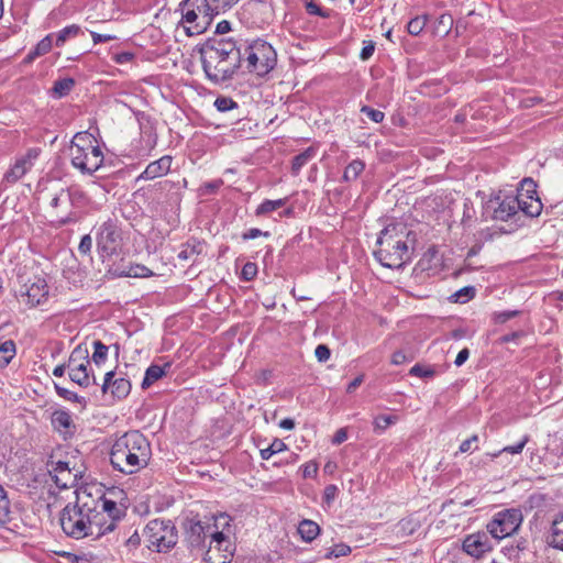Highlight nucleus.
I'll use <instances>...</instances> for the list:
<instances>
[{"mask_svg":"<svg viewBox=\"0 0 563 563\" xmlns=\"http://www.w3.org/2000/svg\"><path fill=\"white\" fill-rule=\"evenodd\" d=\"M172 367L170 363H165L163 366L152 364L145 371L144 378L141 383L142 389H147L151 387L156 380L162 378Z\"/></svg>","mask_w":563,"mask_h":563,"instance_id":"nucleus-25","label":"nucleus"},{"mask_svg":"<svg viewBox=\"0 0 563 563\" xmlns=\"http://www.w3.org/2000/svg\"><path fill=\"white\" fill-rule=\"evenodd\" d=\"M19 296L30 308L36 307L46 301L48 297V285L46 279L40 276H35L33 279H27L21 286Z\"/></svg>","mask_w":563,"mask_h":563,"instance_id":"nucleus-14","label":"nucleus"},{"mask_svg":"<svg viewBox=\"0 0 563 563\" xmlns=\"http://www.w3.org/2000/svg\"><path fill=\"white\" fill-rule=\"evenodd\" d=\"M11 521V504L8 494L2 485H0V527H4Z\"/></svg>","mask_w":563,"mask_h":563,"instance_id":"nucleus-40","label":"nucleus"},{"mask_svg":"<svg viewBox=\"0 0 563 563\" xmlns=\"http://www.w3.org/2000/svg\"><path fill=\"white\" fill-rule=\"evenodd\" d=\"M410 233L405 227L397 223L386 225L379 232L376 241L379 249L373 252L375 260L387 268H402L410 261L408 245L402 238Z\"/></svg>","mask_w":563,"mask_h":563,"instance_id":"nucleus-5","label":"nucleus"},{"mask_svg":"<svg viewBox=\"0 0 563 563\" xmlns=\"http://www.w3.org/2000/svg\"><path fill=\"white\" fill-rule=\"evenodd\" d=\"M75 85L76 81L71 77L57 79L54 81L53 87L48 90V95L53 99H62L70 93Z\"/></svg>","mask_w":563,"mask_h":563,"instance_id":"nucleus-26","label":"nucleus"},{"mask_svg":"<svg viewBox=\"0 0 563 563\" xmlns=\"http://www.w3.org/2000/svg\"><path fill=\"white\" fill-rule=\"evenodd\" d=\"M522 521L519 509H504L495 516V539H504L515 533Z\"/></svg>","mask_w":563,"mask_h":563,"instance_id":"nucleus-15","label":"nucleus"},{"mask_svg":"<svg viewBox=\"0 0 563 563\" xmlns=\"http://www.w3.org/2000/svg\"><path fill=\"white\" fill-rule=\"evenodd\" d=\"M214 107L220 112H227L238 108V103L230 97H218L214 101Z\"/></svg>","mask_w":563,"mask_h":563,"instance_id":"nucleus-52","label":"nucleus"},{"mask_svg":"<svg viewBox=\"0 0 563 563\" xmlns=\"http://www.w3.org/2000/svg\"><path fill=\"white\" fill-rule=\"evenodd\" d=\"M320 531V526L310 519H303L298 525V533L305 542H312Z\"/></svg>","mask_w":563,"mask_h":563,"instance_id":"nucleus-31","label":"nucleus"},{"mask_svg":"<svg viewBox=\"0 0 563 563\" xmlns=\"http://www.w3.org/2000/svg\"><path fill=\"white\" fill-rule=\"evenodd\" d=\"M69 203L73 208L82 209L90 203V197L81 188L77 186L68 187L65 190Z\"/></svg>","mask_w":563,"mask_h":563,"instance_id":"nucleus-28","label":"nucleus"},{"mask_svg":"<svg viewBox=\"0 0 563 563\" xmlns=\"http://www.w3.org/2000/svg\"><path fill=\"white\" fill-rule=\"evenodd\" d=\"M96 501L97 506L99 505V503L101 504L100 507L102 512H99V519L101 520V525L109 526L110 523H112L114 531L118 521L124 516V512L118 507L115 501L107 499L103 496H101Z\"/></svg>","mask_w":563,"mask_h":563,"instance_id":"nucleus-18","label":"nucleus"},{"mask_svg":"<svg viewBox=\"0 0 563 563\" xmlns=\"http://www.w3.org/2000/svg\"><path fill=\"white\" fill-rule=\"evenodd\" d=\"M260 236L269 238L271 236V232L263 231V230H261L258 228H251V229H249V230H246L245 232L242 233L241 239L243 241H249V240L257 239Z\"/></svg>","mask_w":563,"mask_h":563,"instance_id":"nucleus-56","label":"nucleus"},{"mask_svg":"<svg viewBox=\"0 0 563 563\" xmlns=\"http://www.w3.org/2000/svg\"><path fill=\"white\" fill-rule=\"evenodd\" d=\"M231 518L227 514H220L214 517V523L205 522L198 519H187L184 522L185 541L191 550L203 551L207 548L206 541L209 538V545L206 552V561L209 563H224L212 561V543L220 544L225 541L224 529L230 526Z\"/></svg>","mask_w":563,"mask_h":563,"instance_id":"nucleus-6","label":"nucleus"},{"mask_svg":"<svg viewBox=\"0 0 563 563\" xmlns=\"http://www.w3.org/2000/svg\"><path fill=\"white\" fill-rule=\"evenodd\" d=\"M107 273L114 277H134V278H145L153 276V272L143 264H133L129 263L126 269H121V267L115 266V263L109 264L107 268Z\"/></svg>","mask_w":563,"mask_h":563,"instance_id":"nucleus-19","label":"nucleus"},{"mask_svg":"<svg viewBox=\"0 0 563 563\" xmlns=\"http://www.w3.org/2000/svg\"><path fill=\"white\" fill-rule=\"evenodd\" d=\"M134 57H135L134 53L124 51V52L115 53L112 56V59L114 63L122 65V64H128V63L132 62L134 59Z\"/></svg>","mask_w":563,"mask_h":563,"instance_id":"nucleus-62","label":"nucleus"},{"mask_svg":"<svg viewBox=\"0 0 563 563\" xmlns=\"http://www.w3.org/2000/svg\"><path fill=\"white\" fill-rule=\"evenodd\" d=\"M98 254L102 263H114L122 251V232L117 219L109 218L93 228Z\"/></svg>","mask_w":563,"mask_h":563,"instance_id":"nucleus-10","label":"nucleus"},{"mask_svg":"<svg viewBox=\"0 0 563 563\" xmlns=\"http://www.w3.org/2000/svg\"><path fill=\"white\" fill-rule=\"evenodd\" d=\"M172 162L173 157L170 155L162 156L161 158L150 163L137 179L152 180L157 177L165 176L170 170Z\"/></svg>","mask_w":563,"mask_h":563,"instance_id":"nucleus-20","label":"nucleus"},{"mask_svg":"<svg viewBox=\"0 0 563 563\" xmlns=\"http://www.w3.org/2000/svg\"><path fill=\"white\" fill-rule=\"evenodd\" d=\"M147 548L156 552H167L177 543V531L174 525L164 520H151L143 530Z\"/></svg>","mask_w":563,"mask_h":563,"instance_id":"nucleus-11","label":"nucleus"},{"mask_svg":"<svg viewBox=\"0 0 563 563\" xmlns=\"http://www.w3.org/2000/svg\"><path fill=\"white\" fill-rule=\"evenodd\" d=\"M258 273L257 264L254 262H246L241 271L240 279L243 282H252Z\"/></svg>","mask_w":563,"mask_h":563,"instance_id":"nucleus-51","label":"nucleus"},{"mask_svg":"<svg viewBox=\"0 0 563 563\" xmlns=\"http://www.w3.org/2000/svg\"><path fill=\"white\" fill-rule=\"evenodd\" d=\"M49 465H51V471L49 473H54V477H55V483L56 485L58 486H62V487H66L67 486V483H62L60 484V478H59V475H63V474H67L68 476L70 475V467H69V463L66 462V461H57V462H54V461H51L49 462Z\"/></svg>","mask_w":563,"mask_h":563,"instance_id":"nucleus-43","label":"nucleus"},{"mask_svg":"<svg viewBox=\"0 0 563 563\" xmlns=\"http://www.w3.org/2000/svg\"><path fill=\"white\" fill-rule=\"evenodd\" d=\"M140 129L141 133L147 137V144L155 146L157 143V133L155 123L151 120L150 117H142V120H140Z\"/></svg>","mask_w":563,"mask_h":563,"instance_id":"nucleus-36","label":"nucleus"},{"mask_svg":"<svg viewBox=\"0 0 563 563\" xmlns=\"http://www.w3.org/2000/svg\"><path fill=\"white\" fill-rule=\"evenodd\" d=\"M92 345H93V353H92L91 360L97 366H101L108 360L109 346L106 345L100 340L93 341Z\"/></svg>","mask_w":563,"mask_h":563,"instance_id":"nucleus-41","label":"nucleus"},{"mask_svg":"<svg viewBox=\"0 0 563 563\" xmlns=\"http://www.w3.org/2000/svg\"><path fill=\"white\" fill-rule=\"evenodd\" d=\"M521 313L520 310H504V311H495V323H505L511 318H515Z\"/></svg>","mask_w":563,"mask_h":563,"instance_id":"nucleus-57","label":"nucleus"},{"mask_svg":"<svg viewBox=\"0 0 563 563\" xmlns=\"http://www.w3.org/2000/svg\"><path fill=\"white\" fill-rule=\"evenodd\" d=\"M79 34L84 35L81 27L78 24H70L59 30L57 33H54L55 36V45L57 47H62L68 40L78 36Z\"/></svg>","mask_w":563,"mask_h":563,"instance_id":"nucleus-34","label":"nucleus"},{"mask_svg":"<svg viewBox=\"0 0 563 563\" xmlns=\"http://www.w3.org/2000/svg\"><path fill=\"white\" fill-rule=\"evenodd\" d=\"M51 423L54 431L58 432L64 440L73 438L76 432L73 417L66 409L54 410L51 415Z\"/></svg>","mask_w":563,"mask_h":563,"instance_id":"nucleus-17","label":"nucleus"},{"mask_svg":"<svg viewBox=\"0 0 563 563\" xmlns=\"http://www.w3.org/2000/svg\"><path fill=\"white\" fill-rule=\"evenodd\" d=\"M375 52V42L373 41H363V47L360 53V58L362 60L369 59Z\"/></svg>","mask_w":563,"mask_h":563,"instance_id":"nucleus-61","label":"nucleus"},{"mask_svg":"<svg viewBox=\"0 0 563 563\" xmlns=\"http://www.w3.org/2000/svg\"><path fill=\"white\" fill-rule=\"evenodd\" d=\"M364 169L365 163L362 159H353L343 172V181L350 183L356 180Z\"/></svg>","mask_w":563,"mask_h":563,"instance_id":"nucleus-37","label":"nucleus"},{"mask_svg":"<svg viewBox=\"0 0 563 563\" xmlns=\"http://www.w3.org/2000/svg\"><path fill=\"white\" fill-rule=\"evenodd\" d=\"M60 556L67 559L69 562L71 563H82V562H88L86 555H78V554H75V553H71V552H59L58 553Z\"/></svg>","mask_w":563,"mask_h":563,"instance_id":"nucleus-64","label":"nucleus"},{"mask_svg":"<svg viewBox=\"0 0 563 563\" xmlns=\"http://www.w3.org/2000/svg\"><path fill=\"white\" fill-rule=\"evenodd\" d=\"M16 354V346L13 340H5L0 343V366L5 367Z\"/></svg>","mask_w":563,"mask_h":563,"instance_id":"nucleus-38","label":"nucleus"},{"mask_svg":"<svg viewBox=\"0 0 563 563\" xmlns=\"http://www.w3.org/2000/svg\"><path fill=\"white\" fill-rule=\"evenodd\" d=\"M85 364V366H89V350L86 344L80 343L78 344L70 353L68 361H67V367L68 368H76L78 365Z\"/></svg>","mask_w":563,"mask_h":563,"instance_id":"nucleus-30","label":"nucleus"},{"mask_svg":"<svg viewBox=\"0 0 563 563\" xmlns=\"http://www.w3.org/2000/svg\"><path fill=\"white\" fill-rule=\"evenodd\" d=\"M397 415H378L373 419V431L376 434H383L390 426L397 423Z\"/></svg>","mask_w":563,"mask_h":563,"instance_id":"nucleus-35","label":"nucleus"},{"mask_svg":"<svg viewBox=\"0 0 563 563\" xmlns=\"http://www.w3.org/2000/svg\"><path fill=\"white\" fill-rule=\"evenodd\" d=\"M288 448L280 439H275L267 448L261 449L260 455L262 460H269L273 455L286 451Z\"/></svg>","mask_w":563,"mask_h":563,"instance_id":"nucleus-44","label":"nucleus"},{"mask_svg":"<svg viewBox=\"0 0 563 563\" xmlns=\"http://www.w3.org/2000/svg\"><path fill=\"white\" fill-rule=\"evenodd\" d=\"M132 384L125 377H118L109 388L110 395L114 401L125 399L131 393Z\"/></svg>","mask_w":563,"mask_h":563,"instance_id":"nucleus-29","label":"nucleus"},{"mask_svg":"<svg viewBox=\"0 0 563 563\" xmlns=\"http://www.w3.org/2000/svg\"><path fill=\"white\" fill-rule=\"evenodd\" d=\"M314 355L320 363H325L330 360L331 350L325 344H319L314 350Z\"/></svg>","mask_w":563,"mask_h":563,"instance_id":"nucleus-60","label":"nucleus"},{"mask_svg":"<svg viewBox=\"0 0 563 563\" xmlns=\"http://www.w3.org/2000/svg\"><path fill=\"white\" fill-rule=\"evenodd\" d=\"M317 155V148L309 146L296 156L291 161V174L294 176L299 175L301 168L306 166Z\"/></svg>","mask_w":563,"mask_h":563,"instance_id":"nucleus-32","label":"nucleus"},{"mask_svg":"<svg viewBox=\"0 0 563 563\" xmlns=\"http://www.w3.org/2000/svg\"><path fill=\"white\" fill-rule=\"evenodd\" d=\"M476 289L473 286H465L454 294H452L449 299L452 302L465 303L475 297Z\"/></svg>","mask_w":563,"mask_h":563,"instance_id":"nucleus-45","label":"nucleus"},{"mask_svg":"<svg viewBox=\"0 0 563 563\" xmlns=\"http://www.w3.org/2000/svg\"><path fill=\"white\" fill-rule=\"evenodd\" d=\"M205 246L206 242L203 240L192 236L181 244V251L178 253L177 257L180 261L192 260L203 253Z\"/></svg>","mask_w":563,"mask_h":563,"instance_id":"nucleus-21","label":"nucleus"},{"mask_svg":"<svg viewBox=\"0 0 563 563\" xmlns=\"http://www.w3.org/2000/svg\"><path fill=\"white\" fill-rule=\"evenodd\" d=\"M242 15L252 27L262 29L274 20L271 0L250 1L243 7Z\"/></svg>","mask_w":563,"mask_h":563,"instance_id":"nucleus-13","label":"nucleus"},{"mask_svg":"<svg viewBox=\"0 0 563 563\" xmlns=\"http://www.w3.org/2000/svg\"><path fill=\"white\" fill-rule=\"evenodd\" d=\"M80 494L75 503H68L59 514V525L63 532L75 540L91 537L97 540L113 532V526H102L97 510V501H84Z\"/></svg>","mask_w":563,"mask_h":563,"instance_id":"nucleus-3","label":"nucleus"},{"mask_svg":"<svg viewBox=\"0 0 563 563\" xmlns=\"http://www.w3.org/2000/svg\"><path fill=\"white\" fill-rule=\"evenodd\" d=\"M528 441L529 437L525 435L518 443L501 448L498 452H495V460H501L507 454L519 455Z\"/></svg>","mask_w":563,"mask_h":563,"instance_id":"nucleus-42","label":"nucleus"},{"mask_svg":"<svg viewBox=\"0 0 563 563\" xmlns=\"http://www.w3.org/2000/svg\"><path fill=\"white\" fill-rule=\"evenodd\" d=\"M548 540L550 547L563 552V511L554 517Z\"/></svg>","mask_w":563,"mask_h":563,"instance_id":"nucleus-23","label":"nucleus"},{"mask_svg":"<svg viewBox=\"0 0 563 563\" xmlns=\"http://www.w3.org/2000/svg\"><path fill=\"white\" fill-rule=\"evenodd\" d=\"M240 45L243 71L265 77L276 67L277 53L264 38H241Z\"/></svg>","mask_w":563,"mask_h":563,"instance_id":"nucleus-7","label":"nucleus"},{"mask_svg":"<svg viewBox=\"0 0 563 563\" xmlns=\"http://www.w3.org/2000/svg\"><path fill=\"white\" fill-rule=\"evenodd\" d=\"M409 375L420 378H432L435 375V369L432 366L417 363L409 369Z\"/></svg>","mask_w":563,"mask_h":563,"instance_id":"nucleus-48","label":"nucleus"},{"mask_svg":"<svg viewBox=\"0 0 563 563\" xmlns=\"http://www.w3.org/2000/svg\"><path fill=\"white\" fill-rule=\"evenodd\" d=\"M180 24L186 35H200L211 25L216 13L206 0H183L179 4Z\"/></svg>","mask_w":563,"mask_h":563,"instance_id":"nucleus-9","label":"nucleus"},{"mask_svg":"<svg viewBox=\"0 0 563 563\" xmlns=\"http://www.w3.org/2000/svg\"><path fill=\"white\" fill-rule=\"evenodd\" d=\"M151 457V442L139 430L126 431L117 438L110 451L112 467L125 475H132L145 468Z\"/></svg>","mask_w":563,"mask_h":563,"instance_id":"nucleus-4","label":"nucleus"},{"mask_svg":"<svg viewBox=\"0 0 563 563\" xmlns=\"http://www.w3.org/2000/svg\"><path fill=\"white\" fill-rule=\"evenodd\" d=\"M241 38L209 37L196 46L206 78L213 85L229 84L242 69Z\"/></svg>","mask_w":563,"mask_h":563,"instance_id":"nucleus-2","label":"nucleus"},{"mask_svg":"<svg viewBox=\"0 0 563 563\" xmlns=\"http://www.w3.org/2000/svg\"><path fill=\"white\" fill-rule=\"evenodd\" d=\"M339 488L334 484H329L323 489L322 503L330 507L334 499L338 497Z\"/></svg>","mask_w":563,"mask_h":563,"instance_id":"nucleus-54","label":"nucleus"},{"mask_svg":"<svg viewBox=\"0 0 563 563\" xmlns=\"http://www.w3.org/2000/svg\"><path fill=\"white\" fill-rule=\"evenodd\" d=\"M361 112L375 123H380L385 119V113L369 106H363Z\"/></svg>","mask_w":563,"mask_h":563,"instance_id":"nucleus-55","label":"nucleus"},{"mask_svg":"<svg viewBox=\"0 0 563 563\" xmlns=\"http://www.w3.org/2000/svg\"><path fill=\"white\" fill-rule=\"evenodd\" d=\"M351 553V547L345 543H338L331 547L327 550L324 558L325 559H332V558H340L345 556Z\"/></svg>","mask_w":563,"mask_h":563,"instance_id":"nucleus-50","label":"nucleus"},{"mask_svg":"<svg viewBox=\"0 0 563 563\" xmlns=\"http://www.w3.org/2000/svg\"><path fill=\"white\" fill-rule=\"evenodd\" d=\"M216 15L231 9L239 0H206Z\"/></svg>","mask_w":563,"mask_h":563,"instance_id":"nucleus-49","label":"nucleus"},{"mask_svg":"<svg viewBox=\"0 0 563 563\" xmlns=\"http://www.w3.org/2000/svg\"><path fill=\"white\" fill-rule=\"evenodd\" d=\"M420 528V521L413 516L402 518L394 528V532L398 538H407L412 536Z\"/></svg>","mask_w":563,"mask_h":563,"instance_id":"nucleus-27","label":"nucleus"},{"mask_svg":"<svg viewBox=\"0 0 563 563\" xmlns=\"http://www.w3.org/2000/svg\"><path fill=\"white\" fill-rule=\"evenodd\" d=\"M41 152L40 147H30L25 154L16 157L14 164L4 173L0 183V189L5 190L9 186L23 178L33 168Z\"/></svg>","mask_w":563,"mask_h":563,"instance_id":"nucleus-12","label":"nucleus"},{"mask_svg":"<svg viewBox=\"0 0 563 563\" xmlns=\"http://www.w3.org/2000/svg\"><path fill=\"white\" fill-rule=\"evenodd\" d=\"M54 33H49L44 36L37 44L25 55L22 60L23 65L32 64L37 57L47 54L53 46Z\"/></svg>","mask_w":563,"mask_h":563,"instance_id":"nucleus-24","label":"nucleus"},{"mask_svg":"<svg viewBox=\"0 0 563 563\" xmlns=\"http://www.w3.org/2000/svg\"><path fill=\"white\" fill-rule=\"evenodd\" d=\"M288 201H289L288 197L276 199V200L265 199L256 207L254 214L256 217L267 216L274 211H277V210L284 208Z\"/></svg>","mask_w":563,"mask_h":563,"instance_id":"nucleus-33","label":"nucleus"},{"mask_svg":"<svg viewBox=\"0 0 563 563\" xmlns=\"http://www.w3.org/2000/svg\"><path fill=\"white\" fill-rule=\"evenodd\" d=\"M427 15H418L412 18L407 24V31L410 35H419L427 25Z\"/></svg>","mask_w":563,"mask_h":563,"instance_id":"nucleus-46","label":"nucleus"},{"mask_svg":"<svg viewBox=\"0 0 563 563\" xmlns=\"http://www.w3.org/2000/svg\"><path fill=\"white\" fill-rule=\"evenodd\" d=\"M91 249H92V239H91L90 234H85L80 240V243L78 245V251L81 255H87L90 257Z\"/></svg>","mask_w":563,"mask_h":563,"instance_id":"nucleus-58","label":"nucleus"},{"mask_svg":"<svg viewBox=\"0 0 563 563\" xmlns=\"http://www.w3.org/2000/svg\"><path fill=\"white\" fill-rule=\"evenodd\" d=\"M305 9L310 15H318L328 19L332 15V10L322 9L314 0H305Z\"/></svg>","mask_w":563,"mask_h":563,"instance_id":"nucleus-47","label":"nucleus"},{"mask_svg":"<svg viewBox=\"0 0 563 563\" xmlns=\"http://www.w3.org/2000/svg\"><path fill=\"white\" fill-rule=\"evenodd\" d=\"M303 478H314L318 474V464L314 461H309L301 466Z\"/></svg>","mask_w":563,"mask_h":563,"instance_id":"nucleus-59","label":"nucleus"},{"mask_svg":"<svg viewBox=\"0 0 563 563\" xmlns=\"http://www.w3.org/2000/svg\"><path fill=\"white\" fill-rule=\"evenodd\" d=\"M68 151L71 166L82 175L92 176L103 165L104 155L95 136L88 131L77 132Z\"/></svg>","mask_w":563,"mask_h":563,"instance_id":"nucleus-8","label":"nucleus"},{"mask_svg":"<svg viewBox=\"0 0 563 563\" xmlns=\"http://www.w3.org/2000/svg\"><path fill=\"white\" fill-rule=\"evenodd\" d=\"M123 543L128 551H134L141 545V536L137 529H135L129 537L126 533L123 534Z\"/></svg>","mask_w":563,"mask_h":563,"instance_id":"nucleus-53","label":"nucleus"},{"mask_svg":"<svg viewBox=\"0 0 563 563\" xmlns=\"http://www.w3.org/2000/svg\"><path fill=\"white\" fill-rule=\"evenodd\" d=\"M493 549L486 532H476L467 536L463 541V550L473 558H481Z\"/></svg>","mask_w":563,"mask_h":563,"instance_id":"nucleus-16","label":"nucleus"},{"mask_svg":"<svg viewBox=\"0 0 563 563\" xmlns=\"http://www.w3.org/2000/svg\"><path fill=\"white\" fill-rule=\"evenodd\" d=\"M69 378L80 387L87 388L90 385H98L95 374L88 372V366L85 364L78 365L76 368H68Z\"/></svg>","mask_w":563,"mask_h":563,"instance_id":"nucleus-22","label":"nucleus"},{"mask_svg":"<svg viewBox=\"0 0 563 563\" xmlns=\"http://www.w3.org/2000/svg\"><path fill=\"white\" fill-rule=\"evenodd\" d=\"M115 379L117 378H115L114 371H110V372L106 373L103 383L101 385V391L103 395H107V393L109 391V388L111 387L112 383L115 382Z\"/></svg>","mask_w":563,"mask_h":563,"instance_id":"nucleus-63","label":"nucleus"},{"mask_svg":"<svg viewBox=\"0 0 563 563\" xmlns=\"http://www.w3.org/2000/svg\"><path fill=\"white\" fill-rule=\"evenodd\" d=\"M54 388L56 394L68 401L77 402L80 405L81 409H86L88 405V400L84 396H79L77 393L71 391L65 387L59 386L58 384L54 383Z\"/></svg>","mask_w":563,"mask_h":563,"instance_id":"nucleus-39","label":"nucleus"},{"mask_svg":"<svg viewBox=\"0 0 563 563\" xmlns=\"http://www.w3.org/2000/svg\"><path fill=\"white\" fill-rule=\"evenodd\" d=\"M495 234H508L522 225V216L534 218L542 211V202L532 178H523L517 185L500 188L495 195Z\"/></svg>","mask_w":563,"mask_h":563,"instance_id":"nucleus-1","label":"nucleus"}]
</instances>
